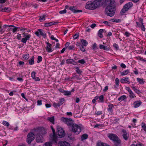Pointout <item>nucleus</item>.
I'll return each mask as SVG.
<instances>
[{
	"label": "nucleus",
	"mask_w": 146,
	"mask_h": 146,
	"mask_svg": "<svg viewBox=\"0 0 146 146\" xmlns=\"http://www.w3.org/2000/svg\"><path fill=\"white\" fill-rule=\"evenodd\" d=\"M115 0H105V3L107 5L106 9V13L107 15L110 17L113 16L115 13V7L114 3Z\"/></svg>",
	"instance_id": "f257e3e1"
},
{
	"label": "nucleus",
	"mask_w": 146,
	"mask_h": 146,
	"mask_svg": "<svg viewBox=\"0 0 146 146\" xmlns=\"http://www.w3.org/2000/svg\"><path fill=\"white\" fill-rule=\"evenodd\" d=\"M101 2V0H95L93 2L88 1L87 2L85 7L86 9L90 10L94 9L100 6Z\"/></svg>",
	"instance_id": "f03ea898"
},
{
	"label": "nucleus",
	"mask_w": 146,
	"mask_h": 146,
	"mask_svg": "<svg viewBox=\"0 0 146 146\" xmlns=\"http://www.w3.org/2000/svg\"><path fill=\"white\" fill-rule=\"evenodd\" d=\"M71 127L72 131L77 135L79 134L81 132L83 128V126L82 125H78L74 123Z\"/></svg>",
	"instance_id": "7ed1b4c3"
},
{
	"label": "nucleus",
	"mask_w": 146,
	"mask_h": 146,
	"mask_svg": "<svg viewBox=\"0 0 146 146\" xmlns=\"http://www.w3.org/2000/svg\"><path fill=\"white\" fill-rule=\"evenodd\" d=\"M108 137L110 140L113 141L115 144H119L120 143L121 141L116 134L109 133L108 135Z\"/></svg>",
	"instance_id": "20e7f679"
},
{
	"label": "nucleus",
	"mask_w": 146,
	"mask_h": 146,
	"mask_svg": "<svg viewBox=\"0 0 146 146\" xmlns=\"http://www.w3.org/2000/svg\"><path fill=\"white\" fill-rule=\"evenodd\" d=\"M60 120L69 127H71L74 123V121L71 118L62 117Z\"/></svg>",
	"instance_id": "39448f33"
},
{
	"label": "nucleus",
	"mask_w": 146,
	"mask_h": 146,
	"mask_svg": "<svg viewBox=\"0 0 146 146\" xmlns=\"http://www.w3.org/2000/svg\"><path fill=\"white\" fill-rule=\"evenodd\" d=\"M26 31L24 32L22 35H23V38L21 39V42L24 43L26 44L27 40H29L31 37V35L28 33H25Z\"/></svg>",
	"instance_id": "423d86ee"
},
{
	"label": "nucleus",
	"mask_w": 146,
	"mask_h": 146,
	"mask_svg": "<svg viewBox=\"0 0 146 146\" xmlns=\"http://www.w3.org/2000/svg\"><path fill=\"white\" fill-rule=\"evenodd\" d=\"M34 132L38 134L43 135L46 134V130L43 127H38L34 130Z\"/></svg>",
	"instance_id": "0eeeda50"
},
{
	"label": "nucleus",
	"mask_w": 146,
	"mask_h": 146,
	"mask_svg": "<svg viewBox=\"0 0 146 146\" xmlns=\"http://www.w3.org/2000/svg\"><path fill=\"white\" fill-rule=\"evenodd\" d=\"M35 138V135L33 133L30 132L28 133L27 136V142L29 144H30L34 140Z\"/></svg>",
	"instance_id": "6e6552de"
},
{
	"label": "nucleus",
	"mask_w": 146,
	"mask_h": 146,
	"mask_svg": "<svg viewBox=\"0 0 146 146\" xmlns=\"http://www.w3.org/2000/svg\"><path fill=\"white\" fill-rule=\"evenodd\" d=\"M35 34L38 36L41 35L44 38H45L46 36L44 31L41 29H38L37 31L35 32Z\"/></svg>",
	"instance_id": "1a4fd4ad"
},
{
	"label": "nucleus",
	"mask_w": 146,
	"mask_h": 146,
	"mask_svg": "<svg viewBox=\"0 0 146 146\" xmlns=\"http://www.w3.org/2000/svg\"><path fill=\"white\" fill-rule=\"evenodd\" d=\"M57 133L59 137L60 138L63 137L65 135V132L63 129L60 127L57 128Z\"/></svg>",
	"instance_id": "9d476101"
},
{
	"label": "nucleus",
	"mask_w": 146,
	"mask_h": 146,
	"mask_svg": "<svg viewBox=\"0 0 146 146\" xmlns=\"http://www.w3.org/2000/svg\"><path fill=\"white\" fill-rule=\"evenodd\" d=\"M35 135H36V140L37 142H42L43 141V137L42 135L38 134L34 132Z\"/></svg>",
	"instance_id": "9b49d317"
},
{
	"label": "nucleus",
	"mask_w": 146,
	"mask_h": 146,
	"mask_svg": "<svg viewBox=\"0 0 146 146\" xmlns=\"http://www.w3.org/2000/svg\"><path fill=\"white\" fill-rule=\"evenodd\" d=\"M122 131L123 133L122 136L123 138L125 140H127L129 138V134L127 133L126 130L125 129H122Z\"/></svg>",
	"instance_id": "f8f14e48"
},
{
	"label": "nucleus",
	"mask_w": 146,
	"mask_h": 146,
	"mask_svg": "<svg viewBox=\"0 0 146 146\" xmlns=\"http://www.w3.org/2000/svg\"><path fill=\"white\" fill-rule=\"evenodd\" d=\"M121 82L123 84L124 83H126L128 84L130 83L129 78L128 77H125L122 78L120 80Z\"/></svg>",
	"instance_id": "ddd939ff"
},
{
	"label": "nucleus",
	"mask_w": 146,
	"mask_h": 146,
	"mask_svg": "<svg viewBox=\"0 0 146 146\" xmlns=\"http://www.w3.org/2000/svg\"><path fill=\"white\" fill-rule=\"evenodd\" d=\"M66 63L67 64H71L74 65H76L77 64V62H75L74 60L71 59H68L66 60Z\"/></svg>",
	"instance_id": "4468645a"
},
{
	"label": "nucleus",
	"mask_w": 146,
	"mask_h": 146,
	"mask_svg": "<svg viewBox=\"0 0 146 146\" xmlns=\"http://www.w3.org/2000/svg\"><path fill=\"white\" fill-rule=\"evenodd\" d=\"M59 146H70V144L66 141H60L58 143Z\"/></svg>",
	"instance_id": "2eb2a0df"
},
{
	"label": "nucleus",
	"mask_w": 146,
	"mask_h": 146,
	"mask_svg": "<svg viewBox=\"0 0 146 146\" xmlns=\"http://www.w3.org/2000/svg\"><path fill=\"white\" fill-rule=\"evenodd\" d=\"M69 9L71 11L73 12L74 13H77L82 12V11L80 10H76L75 7L74 6H71L69 7Z\"/></svg>",
	"instance_id": "dca6fc26"
},
{
	"label": "nucleus",
	"mask_w": 146,
	"mask_h": 146,
	"mask_svg": "<svg viewBox=\"0 0 146 146\" xmlns=\"http://www.w3.org/2000/svg\"><path fill=\"white\" fill-rule=\"evenodd\" d=\"M46 43L47 44L46 48L47 51L48 52H52L53 50L51 48L52 44L47 42H46Z\"/></svg>",
	"instance_id": "f3484780"
},
{
	"label": "nucleus",
	"mask_w": 146,
	"mask_h": 146,
	"mask_svg": "<svg viewBox=\"0 0 146 146\" xmlns=\"http://www.w3.org/2000/svg\"><path fill=\"white\" fill-rule=\"evenodd\" d=\"M50 127L53 133V140L54 141L55 143H56L57 141V139L55 135V129L53 128V126L52 125L50 126Z\"/></svg>",
	"instance_id": "a211bd4d"
},
{
	"label": "nucleus",
	"mask_w": 146,
	"mask_h": 146,
	"mask_svg": "<svg viewBox=\"0 0 146 146\" xmlns=\"http://www.w3.org/2000/svg\"><path fill=\"white\" fill-rule=\"evenodd\" d=\"M99 48L100 49H103L106 51H109L110 49V46H106L102 44H100Z\"/></svg>",
	"instance_id": "6ab92c4d"
},
{
	"label": "nucleus",
	"mask_w": 146,
	"mask_h": 146,
	"mask_svg": "<svg viewBox=\"0 0 146 146\" xmlns=\"http://www.w3.org/2000/svg\"><path fill=\"white\" fill-rule=\"evenodd\" d=\"M142 104V102L140 100L135 101L133 103V107L135 108H137L139 107Z\"/></svg>",
	"instance_id": "aec40b11"
},
{
	"label": "nucleus",
	"mask_w": 146,
	"mask_h": 146,
	"mask_svg": "<svg viewBox=\"0 0 146 146\" xmlns=\"http://www.w3.org/2000/svg\"><path fill=\"white\" fill-rule=\"evenodd\" d=\"M127 99V97L125 95H123L122 96H121L120 97L118 98V100L119 101L121 102L122 101H123L124 102H126Z\"/></svg>",
	"instance_id": "412c9836"
},
{
	"label": "nucleus",
	"mask_w": 146,
	"mask_h": 146,
	"mask_svg": "<svg viewBox=\"0 0 146 146\" xmlns=\"http://www.w3.org/2000/svg\"><path fill=\"white\" fill-rule=\"evenodd\" d=\"M108 108H107L108 111L110 113L113 111V108H114L113 105L111 104H110L108 105Z\"/></svg>",
	"instance_id": "4be33fe9"
},
{
	"label": "nucleus",
	"mask_w": 146,
	"mask_h": 146,
	"mask_svg": "<svg viewBox=\"0 0 146 146\" xmlns=\"http://www.w3.org/2000/svg\"><path fill=\"white\" fill-rule=\"evenodd\" d=\"M119 80L118 78H117L115 79V84L114 86V89L116 90L117 88V87L119 86Z\"/></svg>",
	"instance_id": "5701e85b"
},
{
	"label": "nucleus",
	"mask_w": 146,
	"mask_h": 146,
	"mask_svg": "<svg viewBox=\"0 0 146 146\" xmlns=\"http://www.w3.org/2000/svg\"><path fill=\"white\" fill-rule=\"evenodd\" d=\"M132 3L131 2H129L125 4L123 7L128 10L130 8L132 7Z\"/></svg>",
	"instance_id": "b1692460"
},
{
	"label": "nucleus",
	"mask_w": 146,
	"mask_h": 146,
	"mask_svg": "<svg viewBox=\"0 0 146 146\" xmlns=\"http://www.w3.org/2000/svg\"><path fill=\"white\" fill-rule=\"evenodd\" d=\"M35 59L34 57L33 56L29 60V64L30 65H32L34 63V60Z\"/></svg>",
	"instance_id": "393cba45"
},
{
	"label": "nucleus",
	"mask_w": 146,
	"mask_h": 146,
	"mask_svg": "<svg viewBox=\"0 0 146 146\" xmlns=\"http://www.w3.org/2000/svg\"><path fill=\"white\" fill-rule=\"evenodd\" d=\"M104 32V29H100L98 31V35L99 37L100 38L103 37L102 33Z\"/></svg>",
	"instance_id": "a878e982"
},
{
	"label": "nucleus",
	"mask_w": 146,
	"mask_h": 146,
	"mask_svg": "<svg viewBox=\"0 0 146 146\" xmlns=\"http://www.w3.org/2000/svg\"><path fill=\"white\" fill-rule=\"evenodd\" d=\"M97 146H110V145L106 143L102 142H99L97 143Z\"/></svg>",
	"instance_id": "bb28decb"
},
{
	"label": "nucleus",
	"mask_w": 146,
	"mask_h": 146,
	"mask_svg": "<svg viewBox=\"0 0 146 146\" xmlns=\"http://www.w3.org/2000/svg\"><path fill=\"white\" fill-rule=\"evenodd\" d=\"M47 119L50 122L52 123L53 124L54 123V116L51 117H49Z\"/></svg>",
	"instance_id": "cd10ccee"
},
{
	"label": "nucleus",
	"mask_w": 146,
	"mask_h": 146,
	"mask_svg": "<svg viewBox=\"0 0 146 146\" xmlns=\"http://www.w3.org/2000/svg\"><path fill=\"white\" fill-rule=\"evenodd\" d=\"M137 82L140 84H143L145 81H144V79L143 78H137Z\"/></svg>",
	"instance_id": "c85d7f7f"
},
{
	"label": "nucleus",
	"mask_w": 146,
	"mask_h": 146,
	"mask_svg": "<svg viewBox=\"0 0 146 146\" xmlns=\"http://www.w3.org/2000/svg\"><path fill=\"white\" fill-rule=\"evenodd\" d=\"M129 72V70L127 69L121 72V74L122 76H125Z\"/></svg>",
	"instance_id": "c756f323"
},
{
	"label": "nucleus",
	"mask_w": 146,
	"mask_h": 146,
	"mask_svg": "<svg viewBox=\"0 0 146 146\" xmlns=\"http://www.w3.org/2000/svg\"><path fill=\"white\" fill-rule=\"evenodd\" d=\"M129 93V97L131 98H133L136 97L135 94L133 92L132 90Z\"/></svg>",
	"instance_id": "7c9ffc66"
},
{
	"label": "nucleus",
	"mask_w": 146,
	"mask_h": 146,
	"mask_svg": "<svg viewBox=\"0 0 146 146\" xmlns=\"http://www.w3.org/2000/svg\"><path fill=\"white\" fill-rule=\"evenodd\" d=\"M141 126L142 128L141 130H143L146 132V124L143 122L141 123Z\"/></svg>",
	"instance_id": "2f4dec72"
},
{
	"label": "nucleus",
	"mask_w": 146,
	"mask_h": 146,
	"mask_svg": "<svg viewBox=\"0 0 146 146\" xmlns=\"http://www.w3.org/2000/svg\"><path fill=\"white\" fill-rule=\"evenodd\" d=\"M88 135L87 134H83L81 137V140L83 141L88 138Z\"/></svg>",
	"instance_id": "473e14b6"
},
{
	"label": "nucleus",
	"mask_w": 146,
	"mask_h": 146,
	"mask_svg": "<svg viewBox=\"0 0 146 146\" xmlns=\"http://www.w3.org/2000/svg\"><path fill=\"white\" fill-rule=\"evenodd\" d=\"M54 22H52L46 23L45 24V26L46 27H49L55 24Z\"/></svg>",
	"instance_id": "72a5a7b5"
},
{
	"label": "nucleus",
	"mask_w": 146,
	"mask_h": 146,
	"mask_svg": "<svg viewBox=\"0 0 146 146\" xmlns=\"http://www.w3.org/2000/svg\"><path fill=\"white\" fill-rule=\"evenodd\" d=\"M81 42L83 45L85 46H86L88 44L86 40L84 39L81 40Z\"/></svg>",
	"instance_id": "f704fd0d"
},
{
	"label": "nucleus",
	"mask_w": 146,
	"mask_h": 146,
	"mask_svg": "<svg viewBox=\"0 0 146 146\" xmlns=\"http://www.w3.org/2000/svg\"><path fill=\"white\" fill-rule=\"evenodd\" d=\"M11 27H14V28H10V29L12 31L13 33H15L17 30L18 27H17L13 25H11Z\"/></svg>",
	"instance_id": "c9c22d12"
},
{
	"label": "nucleus",
	"mask_w": 146,
	"mask_h": 146,
	"mask_svg": "<svg viewBox=\"0 0 146 146\" xmlns=\"http://www.w3.org/2000/svg\"><path fill=\"white\" fill-rule=\"evenodd\" d=\"M29 56V54H23L22 56L23 58L25 60H27L28 59Z\"/></svg>",
	"instance_id": "e433bc0d"
},
{
	"label": "nucleus",
	"mask_w": 146,
	"mask_h": 146,
	"mask_svg": "<svg viewBox=\"0 0 146 146\" xmlns=\"http://www.w3.org/2000/svg\"><path fill=\"white\" fill-rule=\"evenodd\" d=\"M128 10L123 7V8L122 9L121 11V15H123L124 13H126Z\"/></svg>",
	"instance_id": "4c0bfd02"
},
{
	"label": "nucleus",
	"mask_w": 146,
	"mask_h": 146,
	"mask_svg": "<svg viewBox=\"0 0 146 146\" xmlns=\"http://www.w3.org/2000/svg\"><path fill=\"white\" fill-rule=\"evenodd\" d=\"M132 89L137 94H139L140 92L139 91L137 90L136 87L135 86H133L131 87Z\"/></svg>",
	"instance_id": "58836bf2"
},
{
	"label": "nucleus",
	"mask_w": 146,
	"mask_h": 146,
	"mask_svg": "<svg viewBox=\"0 0 146 146\" xmlns=\"http://www.w3.org/2000/svg\"><path fill=\"white\" fill-rule=\"evenodd\" d=\"M98 99L100 100V102H104V96L103 95H101L99 97Z\"/></svg>",
	"instance_id": "ea45409f"
},
{
	"label": "nucleus",
	"mask_w": 146,
	"mask_h": 146,
	"mask_svg": "<svg viewBox=\"0 0 146 146\" xmlns=\"http://www.w3.org/2000/svg\"><path fill=\"white\" fill-rule=\"evenodd\" d=\"M71 92L68 91H65L64 94L65 96H69L71 95Z\"/></svg>",
	"instance_id": "a19ab883"
},
{
	"label": "nucleus",
	"mask_w": 146,
	"mask_h": 146,
	"mask_svg": "<svg viewBox=\"0 0 146 146\" xmlns=\"http://www.w3.org/2000/svg\"><path fill=\"white\" fill-rule=\"evenodd\" d=\"M76 72L79 74H80L82 72V71L80 70L78 67H76Z\"/></svg>",
	"instance_id": "79ce46f5"
},
{
	"label": "nucleus",
	"mask_w": 146,
	"mask_h": 146,
	"mask_svg": "<svg viewBox=\"0 0 146 146\" xmlns=\"http://www.w3.org/2000/svg\"><path fill=\"white\" fill-rule=\"evenodd\" d=\"M20 30L21 31H25H25H26L27 32H28V33H29V32H30L31 31V30H30L29 29L27 30V28H23V27H21V29H20Z\"/></svg>",
	"instance_id": "37998d69"
},
{
	"label": "nucleus",
	"mask_w": 146,
	"mask_h": 146,
	"mask_svg": "<svg viewBox=\"0 0 146 146\" xmlns=\"http://www.w3.org/2000/svg\"><path fill=\"white\" fill-rule=\"evenodd\" d=\"M42 57L41 56H38L37 58V62L39 63L41 62L42 60Z\"/></svg>",
	"instance_id": "c03bdc74"
},
{
	"label": "nucleus",
	"mask_w": 146,
	"mask_h": 146,
	"mask_svg": "<svg viewBox=\"0 0 146 146\" xmlns=\"http://www.w3.org/2000/svg\"><path fill=\"white\" fill-rule=\"evenodd\" d=\"M65 101L64 99V98H61L59 99V103L60 104V105L62 104Z\"/></svg>",
	"instance_id": "a18cd8bd"
},
{
	"label": "nucleus",
	"mask_w": 146,
	"mask_h": 146,
	"mask_svg": "<svg viewBox=\"0 0 146 146\" xmlns=\"http://www.w3.org/2000/svg\"><path fill=\"white\" fill-rule=\"evenodd\" d=\"M94 128H99L100 127H102L103 126L102 124H100L94 125Z\"/></svg>",
	"instance_id": "49530a36"
},
{
	"label": "nucleus",
	"mask_w": 146,
	"mask_h": 146,
	"mask_svg": "<svg viewBox=\"0 0 146 146\" xmlns=\"http://www.w3.org/2000/svg\"><path fill=\"white\" fill-rule=\"evenodd\" d=\"M113 46L115 50H117L119 49V46L117 44L114 43L113 44Z\"/></svg>",
	"instance_id": "de8ad7c7"
},
{
	"label": "nucleus",
	"mask_w": 146,
	"mask_h": 146,
	"mask_svg": "<svg viewBox=\"0 0 146 146\" xmlns=\"http://www.w3.org/2000/svg\"><path fill=\"white\" fill-rule=\"evenodd\" d=\"M2 124L5 126L8 127L9 126V123L5 121H3L2 122Z\"/></svg>",
	"instance_id": "09e8293b"
},
{
	"label": "nucleus",
	"mask_w": 146,
	"mask_h": 146,
	"mask_svg": "<svg viewBox=\"0 0 146 146\" xmlns=\"http://www.w3.org/2000/svg\"><path fill=\"white\" fill-rule=\"evenodd\" d=\"M78 62L81 64H84L86 63V62L84 59H81L79 60L78 61Z\"/></svg>",
	"instance_id": "8fccbe9b"
},
{
	"label": "nucleus",
	"mask_w": 146,
	"mask_h": 146,
	"mask_svg": "<svg viewBox=\"0 0 146 146\" xmlns=\"http://www.w3.org/2000/svg\"><path fill=\"white\" fill-rule=\"evenodd\" d=\"M45 20L44 15H43L40 16V18L39 19L40 21H43Z\"/></svg>",
	"instance_id": "3c124183"
},
{
	"label": "nucleus",
	"mask_w": 146,
	"mask_h": 146,
	"mask_svg": "<svg viewBox=\"0 0 146 146\" xmlns=\"http://www.w3.org/2000/svg\"><path fill=\"white\" fill-rule=\"evenodd\" d=\"M5 30L2 28L0 25V33L2 34L5 31Z\"/></svg>",
	"instance_id": "603ef678"
},
{
	"label": "nucleus",
	"mask_w": 146,
	"mask_h": 146,
	"mask_svg": "<svg viewBox=\"0 0 146 146\" xmlns=\"http://www.w3.org/2000/svg\"><path fill=\"white\" fill-rule=\"evenodd\" d=\"M60 106V104L58 103H56L55 102H54L53 103V106L54 108H56L57 107H59Z\"/></svg>",
	"instance_id": "864d4df0"
},
{
	"label": "nucleus",
	"mask_w": 146,
	"mask_h": 146,
	"mask_svg": "<svg viewBox=\"0 0 146 146\" xmlns=\"http://www.w3.org/2000/svg\"><path fill=\"white\" fill-rule=\"evenodd\" d=\"M8 9V8L7 7H5L4 8H0V11H3V12H5Z\"/></svg>",
	"instance_id": "5fc2aeb1"
},
{
	"label": "nucleus",
	"mask_w": 146,
	"mask_h": 146,
	"mask_svg": "<svg viewBox=\"0 0 146 146\" xmlns=\"http://www.w3.org/2000/svg\"><path fill=\"white\" fill-rule=\"evenodd\" d=\"M36 73L35 71H33L31 74V76L33 79L35 76Z\"/></svg>",
	"instance_id": "6e6d98bb"
},
{
	"label": "nucleus",
	"mask_w": 146,
	"mask_h": 146,
	"mask_svg": "<svg viewBox=\"0 0 146 146\" xmlns=\"http://www.w3.org/2000/svg\"><path fill=\"white\" fill-rule=\"evenodd\" d=\"M18 40H20L21 39V36L20 34L18 33L16 36Z\"/></svg>",
	"instance_id": "4d7b16f0"
},
{
	"label": "nucleus",
	"mask_w": 146,
	"mask_h": 146,
	"mask_svg": "<svg viewBox=\"0 0 146 146\" xmlns=\"http://www.w3.org/2000/svg\"><path fill=\"white\" fill-rule=\"evenodd\" d=\"M74 45H72L69 46L68 48L69 50H72L74 49Z\"/></svg>",
	"instance_id": "13d9d810"
},
{
	"label": "nucleus",
	"mask_w": 146,
	"mask_h": 146,
	"mask_svg": "<svg viewBox=\"0 0 146 146\" xmlns=\"http://www.w3.org/2000/svg\"><path fill=\"white\" fill-rule=\"evenodd\" d=\"M136 23H137V26L138 27H143L144 28V27L143 24L140 23H139L138 22H136Z\"/></svg>",
	"instance_id": "bf43d9fd"
},
{
	"label": "nucleus",
	"mask_w": 146,
	"mask_h": 146,
	"mask_svg": "<svg viewBox=\"0 0 146 146\" xmlns=\"http://www.w3.org/2000/svg\"><path fill=\"white\" fill-rule=\"evenodd\" d=\"M80 50L83 52H84L85 51V49L84 47L82 45H81L80 46Z\"/></svg>",
	"instance_id": "052dcab7"
},
{
	"label": "nucleus",
	"mask_w": 146,
	"mask_h": 146,
	"mask_svg": "<svg viewBox=\"0 0 146 146\" xmlns=\"http://www.w3.org/2000/svg\"><path fill=\"white\" fill-rule=\"evenodd\" d=\"M73 78L67 77L65 78L64 79V80L65 81H70Z\"/></svg>",
	"instance_id": "680f3d73"
},
{
	"label": "nucleus",
	"mask_w": 146,
	"mask_h": 146,
	"mask_svg": "<svg viewBox=\"0 0 146 146\" xmlns=\"http://www.w3.org/2000/svg\"><path fill=\"white\" fill-rule=\"evenodd\" d=\"M66 9H64L63 10L60 11H59V13L61 14H64L66 13Z\"/></svg>",
	"instance_id": "e2e57ef3"
},
{
	"label": "nucleus",
	"mask_w": 146,
	"mask_h": 146,
	"mask_svg": "<svg viewBox=\"0 0 146 146\" xmlns=\"http://www.w3.org/2000/svg\"><path fill=\"white\" fill-rule=\"evenodd\" d=\"M102 114V111H97L96 112L95 114L97 115H101V114Z\"/></svg>",
	"instance_id": "0e129e2a"
},
{
	"label": "nucleus",
	"mask_w": 146,
	"mask_h": 146,
	"mask_svg": "<svg viewBox=\"0 0 146 146\" xmlns=\"http://www.w3.org/2000/svg\"><path fill=\"white\" fill-rule=\"evenodd\" d=\"M124 35L126 36V37H128L130 36V34L128 32L126 31Z\"/></svg>",
	"instance_id": "69168bd1"
},
{
	"label": "nucleus",
	"mask_w": 146,
	"mask_h": 146,
	"mask_svg": "<svg viewBox=\"0 0 146 146\" xmlns=\"http://www.w3.org/2000/svg\"><path fill=\"white\" fill-rule=\"evenodd\" d=\"M130 146H142V145L140 144L137 143L136 144H132Z\"/></svg>",
	"instance_id": "338daca9"
},
{
	"label": "nucleus",
	"mask_w": 146,
	"mask_h": 146,
	"mask_svg": "<svg viewBox=\"0 0 146 146\" xmlns=\"http://www.w3.org/2000/svg\"><path fill=\"white\" fill-rule=\"evenodd\" d=\"M45 146H51L52 143L50 142H46L45 143Z\"/></svg>",
	"instance_id": "774afa93"
}]
</instances>
